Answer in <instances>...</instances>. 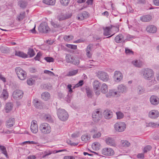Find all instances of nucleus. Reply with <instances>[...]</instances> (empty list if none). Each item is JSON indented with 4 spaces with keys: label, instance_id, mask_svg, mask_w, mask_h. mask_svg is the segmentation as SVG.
<instances>
[{
    "label": "nucleus",
    "instance_id": "nucleus-1",
    "mask_svg": "<svg viewBox=\"0 0 159 159\" xmlns=\"http://www.w3.org/2000/svg\"><path fill=\"white\" fill-rule=\"evenodd\" d=\"M141 73L144 79L151 80L148 82V84L149 86H151L157 83V81L154 77V72L152 69L145 68L142 70Z\"/></svg>",
    "mask_w": 159,
    "mask_h": 159
},
{
    "label": "nucleus",
    "instance_id": "nucleus-2",
    "mask_svg": "<svg viewBox=\"0 0 159 159\" xmlns=\"http://www.w3.org/2000/svg\"><path fill=\"white\" fill-rule=\"evenodd\" d=\"M57 114L59 118L63 121L66 120L68 118L67 112L63 109L59 108L57 110Z\"/></svg>",
    "mask_w": 159,
    "mask_h": 159
},
{
    "label": "nucleus",
    "instance_id": "nucleus-3",
    "mask_svg": "<svg viewBox=\"0 0 159 159\" xmlns=\"http://www.w3.org/2000/svg\"><path fill=\"white\" fill-rule=\"evenodd\" d=\"M41 133L43 134H48L51 131L50 126L48 123H43L41 124L39 127Z\"/></svg>",
    "mask_w": 159,
    "mask_h": 159
},
{
    "label": "nucleus",
    "instance_id": "nucleus-4",
    "mask_svg": "<svg viewBox=\"0 0 159 159\" xmlns=\"http://www.w3.org/2000/svg\"><path fill=\"white\" fill-rule=\"evenodd\" d=\"M115 131L119 132H122L125 130L126 128V125L125 122L119 121L116 123L114 125Z\"/></svg>",
    "mask_w": 159,
    "mask_h": 159
},
{
    "label": "nucleus",
    "instance_id": "nucleus-5",
    "mask_svg": "<svg viewBox=\"0 0 159 159\" xmlns=\"http://www.w3.org/2000/svg\"><path fill=\"white\" fill-rule=\"evenodd\" d=\"M15 71L18 78L21 80H25L27 76L26 72L20 67L15 68Z\"/></svg>",
    "mask_w": 159,
    "mask_h": 159
},
{
    "label": "nucleus",
    "instance_id": "nucleus-6",
    "mask_svg": "<svg viewBox=\"0 0 159 159\" xmlns=\"http://www.w3.org/2000/svg\"><path fill=\"white\" fill-rule=\"evenodd\" d=\"M97 76L99 79L104 82L107 81L109 79L108 74L102 71H98L97 73Z\"/></svg>",
    "mask_w": 159,
    "mask_h": 159
},
{
    "label": "nucleus",
    "instance_id": "nucleus-7",
    "mask_svg": "<svg viewBox=\"0 0 159 159\" xmlns=\"http://www.w3.org/2000/svg\"><path fill=\"white\" fill-rule=\"evenodd\" d=\"M39 31L41 33H46L50 31V28L48 25V24L44 22L41 23L38 28Z\"/></svg>",
    "mask_w": 159,
    "mask_h": 159
},
{
    "label": "nucleus",
    "instance_id": "nucleus-8",
    "mask_svg": "<svg viewBox=\"0 0 159 159\" xmlns=\"http://www.w3.org/2000/svg\"><path fill=\"white\" fill-rule=\"evenodd\" d=\"M23 92L22 90L16 89L13 92L12 97L15 99L18 100L23 97Z\"/></svg>",
    "mask_w": 159,
    "mask_h": 159
},
{
    "label": "nucleus",
    "instance_id": "nucleus-9",
    "mask_svg": "<svg viewBox=\"0 0 159 159\" xmlns=\"http://www.w3.org/2000/svg\"><path fill=\"white\" fill-rule=\"evenodd\" d=\"M93 121L95 122H98L102 118V115L99 111H94L92 115Z\"/></svg>",
    "mask_w": 159,
    "mask_h": 159
},
{
    "label": "nucleus",
    "instance_id": "nucleus-10",
    "mask_svg": "<svg viewBox=\"0 0 159 159\" xmlns=\"http://www.w3.org/2000/svg\"><path fill=\"white\" fill-rule=\"evenodd\" d=\"M102 154L106 156H112L114 154V150L111 148H104L102 151Z\"/></svg>",
    "mask_w": 159,
    "mask_h": 159
},
{
    "label": "nucleus",
    "instance_id": "nucleus-11",
    "mask_svg": "<svg viewBox=\"0 0 159 159\" xmlns=\"http://www.w3.org/2000/svg\"><path fill=\"white\" fill-rule=\"evenodd\" d=\"M123 77V75L120 72L117 71L115 72L113 78L115 82H120L122 79Z\"/></svg>",
    "mask_w": 159,
    "mask_h": 159
},
{
    "label": "nucleus",
    "instance_id": "nucleus-12",
    "mask_svg": "<svg viewBox=\"0 0 159 159\" xmlns=\"http://www.w3.org/2000/svg\"><path fill=\"white\" fill-rule=\"evenodd\" d=\"M106 143L110 146L115 147L116 146L115 140L113 138L107 137L105 138Z\"/></svg>",
    "mask_w": 159,
    "mask_h": 159
},
{
    "label": "nucleus",
    "instance_id": "nucleus-13",
    "mask_svg": "<svg viewBox=\"0 0 159 159\" xmlns=\"http://www.w3.org/2000/svg\"><path fill=\"white\" fill-rule=\"evenodd\" d=\"M36 121H33L31 122L30 129L31 132L34 134L36 133L38 131V126L36 123Z\"/></svg>",
    "mask_w": 159,
    "mask_h": 159
},
{
    "label": "nucleus",
    "instance_id": "nucleus-14",
    "mask_svg": "<svg viewBox=\"0 0 159 159\" xmlns=\"http://www.w3.org/2000/svg\"><path fill=\"white\" fill-rule=\"evenodd\" d=\"M159 116V112L156 110H152L149 113V116L152 119H155Z\"/></svg>",
    "mask_w": 159,
    "mask_h": 159
},
{
    "label": "nucleus",
    "instance_id": "nucleus-15",
    "mask_svg": "<svg viewBox=\"0 0 159 159\" xmlns=\"http://www.w3.org/2000/svg\"><path fill=\"white\" fill-rule=\"evenodd\" d=\"M89 16V13L85 11H83L79 14L77 15L78 19L80 20H83L84 19L87 18Z\"/></svg>",
    "mask_w": 159,
    "mask_h": 159
},
{
    "label": "nucleus",
    "instance_id": "nucleus-16",
    "mask_svg": "<svg viewBox=\"0 0 159 159\" xmlns=\"http://www.w3.org/2000/svg\"><path fill=\"white\" fill-rule=\"evenodd\" d=\"M150 101L151 103L154 105H157L159 103V99L155 95H152L150 98Z\"/></svg>",
    "mask_w": 159,
    "mask_h": 159
},
{
    "label": "nucleus",
    "instance_id": "nucleus-17",
    "mask_svg": "<svg viewBox=\"0 0 159 159\" xmlns=\"http://www.w3.org/2000/svg\"><path fill=\"white\" fill-rule=\"evenodd\" d=\"M93 45L91 44L88 45L86 49V55L89 58H91L92 57V53L91 51L93 49Z\"/></svg>",
    "mask_w": 159,
    "mask_h": 159
},
{
    "label": "nucleus",
    "instance_id": "nucleus-18",
    "mask_svg": "<svg viewBox=\"0 0 159 159\" xmlns=\"http://www.w3.org/2000/svg\"><path fill=\"white\" fill-rule=\"evenodd\" d=\"M146 30L147 31L150 33H155L157 30V27L153 25H149L146 28Z\"/></svg>",
    "mask_w": 159,
    "mask_h": 159
},
{
    "label": "nucleus",
    "instance_id": "nucleus-19",
    "mask_svg": "<svg viewBox=\"0 0 159 159\" xmlns=\"http://www.w3.org/2000/svg\"><path fill=\"white\" fill-rule=\"evenodd\" d=\"M104 116L107 119L111 118L113 116V113L111 110H106L104 112Z\"/></svg>",
    "mask_w": 159,
    "mask_h": 159
},
{
    "label": "nucleus",
    "instance_id": "nucleus-20",
    "mask_svg": "<svg viewBox=\"0 0 159 159\" xmlns=\"http://www.w3.org/2000/svg\"><path fill=\"white\" fill-rule=\"evenodd\" d=\"M71 16V15L70 14H64L63 13H61L58 16L57 18L59 20L61 21L68 19L70 18Z\"/></svg>",
    "mask_w": 159,
    "mask_h": 159
},
{
    "label": "nucleus",
    "instance_id": "nucleus-21",
    "mask_svg": "<svg viewBox=\"0 0 159 159\" xmlns=\"http://www.w3.org/2000/svg\"><path fill=\"white\" fill-rule=\"evenodd\" d=\"M33 103L36 108L38 109H41L43 108V103L41 101H39L38 99H34L33 101Z\"/></svg>",
    "mask_w": 159,
    "mask_h": 159
},
{
    "label": "nucleus",
    "instance_id": "nucleus-22",
    "mask_svg": "<svg viewBox=\"0 0 159 159\" xmlns=\"http://www.w3.org/2000/svg\"><path fill=\"white\" fill-rule=\"evenodd\" d=\"M117 89L118 92L120 93H126L127 91V88L126 86L123 84L119 85L117 87Z\"/></svg>",
    "mask_w": 159,
    "mask_h": 159
},
{
    "label": "nucleus",
    "instance_id": "nucleus-23",
    "mask_svg": "<svg viewBox=\"0 0 159 159\" xmlns=\"http://www.w3.org/2000/svg\"><path fill=\"white\" fill-rule=\"evenodd\" d=\"M136 91L138 94L141 95L144 93L145 92V90L143 86L139 85L136 89Z\"/></svg>",
    "mask_w": 159,
    "mask_h": 159
},
{
    "label": "nucleus",
    "instance_id": "nucleus-24",
    "mask_svg": "<svg viewBox=\"0 0 159 159\" xmlns=\"http://www.w3.org/2000/svg\"><path fill=\"white\" fill-rule=\"evenodd\" d=\"M15 124V119L13 118H10L7 121L6 126L7 128L12 127Z\"/></svg>",
    "mask_w": 159,
    "mask_h": 159
},
{
    "label": "nucleus",
    "instance_id": "nucleus-25",
    "mask_svg": "<svg viewBox=\"0 0 159 159\" xmlns=\"http://www.w3.org/2000/svg\"><path fill=\"white\" fill-rule=\"evenodd\" d=\"M115 42L117 43H120L124 41V36L122 34H119L115 39Z\"/></svg>",
    "mask_w": 159,
    "mask_h": 159
},
{
    "label": "nucleus",
    "instance_id": "nucleus-26",
    "mask_svg": "<svg viewBox=\"0 0 159 159\" xmlns=\"http://www.w3.org/2000/svg\"><path fill=\"white\" fill-rule=\"evenodd\" d=\"M15 55L23 58H26L28 57L27 54L21 51H16Z\"/></svg>",
    "mask_w": 159,
    "mask_h": 159
},
{
    "label": "nucleus",
    "instance_id": "nucleus-27",
    "mask_svg": "<svg viewBox=\"0 0 159 159\" xmlns=\"http://www.w3.org/2000/svg\"><path fill=\"white\" fill-rule=\"evenodd\" d=\"M152 19V16L149 15H145L140 17V20L143 22L149 21Z\"/></svg>",
    "mask_w": 159,
    "mask_h": 159
},
{
    "label": "nucleus",
    "instance_id": "nucleus-28",
    "mask_svg": "<svg viewBox=\"0 0 159 159\" xmlns=\"http://www.w3.org/2000/svg\"><path fill=\"white\" fill-rule=\"evenodd\" d=\"M132 63L134 66L138 67H141L143 65L142 62L139 60H135L133 61Z\"/></svg>",
    "mask_w": 159,
    "mask_h": 159
},
{
    "label": "nucleus",
    "instance_id": "nucleus-29",
    "mask_svg": "<svg viewBox=\"0 0 159 159\" xmlns=\"http://www.w3.org/2000/svg\"><path fill=\"white\" fill-rule=\"evenodd\" d=\"M111 31H114V34H113L111 35L110 36H108L107 37V38H109L110 37L112 36L116 32H118L119 31V25H117L116 26H114L112 25H111Z\"/></svg>",
    "mask_w": 159,
    "mask_h": 159
},
{
    "label": "nucleus",
    "instance_id": "nucleus-30",
    "mask_svg": "<svg viewBox=\"0 0 159 159\" xmlns=\"http://www.w3.org/2000/svg\"><path fill=\"white\" fill-rule=\"evenodd\" d=\"M73 57L70 55V54H67L66 56V62L71 64L75 63V62L72 61V59H73Z\"/></svg>",
    "mask_w": 159,
    "mask_h": 159
},
{
    "label": "nucleus",
    "instance_id": "nucleus-31",
    "mask_svg": "<svg viewBox=\"0 0 159 159\" xmlns=\"http://www.w3.org/2000/svg\"><path fill=\"white\" fill-rule=\"evenodd\" d=\"M103 34L105 36H108L111 34L110 32L111 31V29L110 27H107L103 28Z\"/></svg>",
    "mask_w": 159,
    "mask_h": 159
},
{
    "label": "nucleus",
    "instance_id": "nucleus-32",
    "mask_svg": "<svg viewBox=\"0 0 159 159\" xmlns=\"http://www.w3.org/2000/svg\"><path fill=\"white\" fill-rule=\"evenodd\" d=\"M93 89L95 90H98L101 85L100 83L97 80H95L94 81L93 83Z\"/></svg>",
    "mask_w": 159,
    "mask_h": 159
},
{
    "label": "nucleus",
    "instance_id": "nucleus-33",
    "mask_svg": "<svg viewBox=\"0 0 159 159\" xmlns=\"http://www.w3.org/2000/svg\"><path fill=\"white\" fill-rule=\"evenodd\" d=\"M13 107V104L11 103H7L5 106V109L6 111V112L7 113L8 112L10 111L12 108Z\"/></svg>",
    "mask_w": 159,
    "mask_h": 159
},
{
    "label": "nucleus",
    "instance_id": "nucleus-34",
    "mask_svg": "<svg viewBox=\"0 0 159 159\" xmlns=\"http://www.w3.org/2000/svg\"><path fill=\"white\" fill-rule=\"evenodd\" d=\"M43 3L49 5H54L56 2L55 0H43Z\"/></svg>",
    "mask_w": 159,
    "mask_h": 159
},
{
    "label": "nucleus",
    "instance_id": "nucleus-35",
    "mask_svg": "<svg viewBox=\"0 0 159 159\" xmlns=\"http://www.w3.org/2000/svg\"><path fill=\"white\" fill-rule=\"evenodd\" d=\"M101 92L102 93L105 94L108 91V87L107 84L105 83L102 84L101 89Z\"/></svg>",
    "mask_w": 159,
    "mask_h": 159
},
{
    "label": "nucleus",
    "instance_id": "nucleus-36",
    "mask_svg": "<svg viewBox=\"0 0 159 159\" xmlns=\"http://www.w3.org/2000/svg\"><path fill=\"white\" fill-rule=\"evenodd\" d=\"M50 94L48 92L43 93L41 95L42 98L45 101H47L50 98Z\"/></svg>",
    "mask_w": 159,
    "mask_h": 159
},
{
    "label": "nucleus",
    "instance_id": "nucleus-37",
    "mask_svg": "<svg viewBox=\"0 0 159 159\" xmlns=\"http://www.w3.org/2000/svg\"><path fill=\"white\" fill-rule=\"evenodd\" d=\"M25 12H21L17 17L16 19L17 21H20L23 20L25 17Z\"/></svg>",
    "mask_w": 159,
    "mask_h": 159
},
{
    "label": "nucleus",
    "instance_id": "nucleus-38",
    "mask_svg": "<svg viewBox=\"0 0 159 159\" xmlns=\"http://www.w3.org/2000/svg\"><path fill=\"white\" fill-rule=\"evenodd\" d=\"M35 54V52L33 49L31 48L28 49L27 55L29 56V57H34Z\"/></svg>",
    "mask_w": 159,
    "mask_h": 159
},
{
    "label": "nucleus",
    "instance_id": "nucleus-39",
    "mask_svg": "<svg viewBox=\"0 0 159 159\" xmlns=\"http://www.w3.org/2000/svg\"><path fill=\"white\" fill-rule=\"evenodd\" d=\"M120 144L122 146L125 147H129L130 145V143L126 140H122L121 141Z\"/></svg>",
    "mask_w": 159,
    "mask_h": 159
},
{
    "label": "nucleus",
    "instance_id": "nucleus-40",
    "mask_svg": "<svg viewBox=\"0 0 159 159\" xmlns=\"http://www.w3.org/2000/svg\"><path fill=\"white\" fill-rule=\"evenodd\" d=\"M117 93L116 92H114L113 90H111L109 91L108 93L106 95V96L107 98H110L111 96L116 95Z\"/></svg>",
    "mask_w": 159,
    "mask_h": 159
},
{
    "label": "nucleus",
    "instance_id": "nucleus-41",
    "mask_svg": "<svg viewBox=\"0 0 159 159\" xmlns=\"http://www.w3.org/2000/svg\"><path fill=\"white\" fill-rule=\"evenodd\" d=\"M44 119L46 121L52 123L53 122L52 119L50 115H45L44 116Z\"/></svg>",
    "mask_w": 159,
    "mask_h": 159
},
{
    "label": "nucleus",
    "instance_id": "nucleus-42",
    "mask_svg": "<svg viewBox=\"0 0 159 159\" xmlns=\"http://www.w3.org/2000/svg\"><path fill=\"white\" fill-rule=\"evenodd\" d=\"M0 149L2 151V152L5 156L6 157L8 158L6 148L3 146L0 145Z\"/></svg>",
    "mask_w": 159,
    "mask_h": 159
},
{
    "label": "nucleus",
    "instance_id": "nucleus-43",
    "mask_svg": "<svg viewBox=\"0 0 159 159\" xmlns=\"http://www.w3.org/2000/svg\"><path fill=\"white\" fill-rule=\"evenodd\" d=\"M90 136H88L87 134H85L82 136L81 139L82 141L86 142L90 139Z\"/></svg>",
    "mask_w": 159,
    "mask_h": 159
},
{
    "label": "nucleus",
    "instance_id": "nucleus-44",
    "mask_svg": "<svg viewBox=\"0 0 159 159\" xmlns=\"http://www.w3.org/2000/svg\"><path fill=\"white\" fill-rule=\"evenodd\" d=\"M18 4L20 7L22 8H25L27 6V3L25 1L21 0L19 2Z\"/></svg>",
    "mask_w": 159,
    "mask_h": 159
},
{
    "label": "nucleus",
    "instance_id": "nucleus-45",
    "mask_svg": "<svg viewBox=\"0 0 159 159\" xmlns=\"http://www.w3.org/2000/svg\"><path fill=\"white\" fill-rule=\"evenodd\" d=\"M100 144L98 142H95L92 145L93 148L95 150H98L100 148Z\"/></svg>",
    "mask_w": 159,
    "mask_h": 159
},
{
    "label": "nucleus",
    "instance_id": "nucleus-46",
    "mask_svg": "<svg viewBox=\"0 0 159 159\" xmlns=\"http://www.w3.org/2000/svg\"><path fill=\"white\" fill-rule=\"evenodd\" d=\"M78 71V70H70L67 75L68 76H72L76 75Z\"/></svg>",
    "mask_w": 159,
    "mask_h": 159
},
{
    "label": "nucleus",
    "instance_id": "nucleus-47",
    "mask_svg": "<svg viewBox=\"0 0 159 159\" xmlns=\"http://www.w3.org/2000/svg\"><path fill=\"white\" fill-rule=\"evenodd\" d=\"M1 97L4 100L8 98V94L6 90L3 89L1 94Z\"/></svg>",
    "mask_w": 159,
    "mask_h": 159
},
{
    "label": "nucleus",
    "instance_id": "nucleus-48",
    "mask_svg": "<svg viewBox=\"0 0 159 159\" xmlns=\"http://www.w3.org/2000/svg\"><path fill=\"white\" fill-rule=\"evenodd\" d=\"M117 119H120L123 118L124 115V114L121 112L119 111L116 112Z\"/></svg>",
    "mask_w": 159,
    "mask_h": 159
},
{
    "label": "nucleus",
    "instance_id": "nucleus-49",
    "mask_svg": "<svg viewBox=\"0 0 159 159\" xmlns=\"http://www.w3.org/2000/svg\"><path fill=\"white\" fill-rule=\"evenodd\" d=\"M74 38L73 36L70 35H65L64 36L63 39L65 41L67 42H69V41L72 39Z\"/></svg>",
    "mask_w": 159,
    "mask_h": 159
},
{
    "label": "nucleus",
    "instance_id": "nucleus-50",
    "mask_svg": "<svg viewBox=\"0 0 159 159\" xmlns=\"http://www.w3.org/2000/svg\"><path fill=\"white\" fill-rule=\"evenodd\" d=\"M35 82V80L33 78H30L28 79L27 80V83L29 85H32Z\"/></svg>",
    "mask_w": 159,
    "mask_h": 159
},
{
    "label": "nucleus",
    "instance_id": "nucleus-51",
    "mask_svg": "<svg viewBox=\"0 0 159 159\" xmlns=\"http://www.w3.org/2000/svg\"><path fill=\"white\" fill-rule=\"evenodd\" d=\"M60 2L63 6H67L70 2V0H60Z\"/></svg>",
    "mask_w": 159,
    "mask_h": 159
},
{
    "label": "nucleus",
    "instance_id": "nucleus-52",
    "mask_svg": "<svg viewBox=\"0 0 159 159\" xmlns=\"http://www.w3.org/2000/svg\"><path fill=\"white\" fill-rule=\"evenodd\" d=\"M72 95L71 94H68L66 97L65 98V100L68 102L70 103V102L72 98Z\"/></svg>",
    "mask_w": 159,
    "mask_h": 159
},
{
    "label": "nucleus",
    "instance_id": "nucleus-53",
    "mask_svg": "<svg viewBox=\"0 0 159 159\" xmlns=\"http://www.w3.org/2000/svg\"><path fill=\"white\" fill-rule=\"evenodd\" d=\"M87 96L89 98H91L93 96L92 91L89 89H86Z\"/></svg>",
    "mask_w": 159,
    "mask_h": 159
},
{
    "label": "nucleus",
    "instance_id": "nucleus-54",
    "mask_svg": "<svg viewBox=\"0 0 159 159\" xmlns=\"http://www.w3.org/2000/svg\"><path fill=\"white\" fill-rule=\"evenodd\" d=\"M66 46L68 48L75 50L77 49V46L73 44H66Z\"/></svg>",
    "mask_w": 159,
    "mask_h": 159
},
{
    "label": "nucleus",
    "instance_id": "nucleus-55",
    "mask_svg": "<svg viewBox=\"0 0 159 159\" xmlns=\"http://www.w3.org/2000/svg\"><path fill=\"white\" fill-rule=\"evenodd\" d=\"M152 148V147L150 145H147L143 148V151L144 153H146L150 151Z\"/></svg>",
    "mask_w": 159,
    "mask_h": 159
},
{
    "label": "nucleus",
    "instance_id": "nucleus-56",
    "mask_svg": "<svg viewBox=\"0 0 159 159\" xmlns=\"http://www.w3.org/2000/svg\"><path fill=\"white\" fill-rule=\"evenodd\" d=\"M125 53L128 55H133L134 54V52L128 48H125Z\"/></svg>",
    "mask_w": 159,
    "mask_h": 159
},
{
    "label": "nucleus",
    "instance_id": "nucleus-57",
    "mask_svg": "<svg viewBox=\"0 0 159 159\" xmlns=\"http://www.w3.org/2000/svg\"><path fill=\"white\" fill-rule=\"evenodd\" d=\"M52 153H53V151L52 152L50 151H46L44 152V155L43 156V157L45 158L46 156L49 155Z\"/></svg>",
    "mask_w": 159,
    "mask_h": 159
},
{
    "label": "nucleus",
    "instance_id": "nucleus-58",
    "mask_svg": "<svg viewBox=\"0 0 159 159\" xmlns=\"http://www.w3.org/2000/svg\"><path fill=\"white\" fill-rule=\"evenodd\" d=\"M44 59L47 62H53L54 61V59L51 57H46L44 58Z\"/></svg>",
    "mask_w": 159,
    "mask_h": 159
},
{
    "label": "nucleus",
    "instance_id": "nucleus-59",
    "mask_svg": "<svg viewBox=\"0 0 159 159\" xmlns=\"http://www.w3.org/2000/svg\"><path fill=\"white\" fill-rule=\"evenodd\" d=\"M148 126L152 127H157L159 126V125L154 122H150L148 123Z\"/></svg>",
    "mask_w": 159,
    "mask_h": 159
},
{
    "label": "nucleus",
    "instance_id": "nucleus-60",
    "mask_svg": "<svg viewBox=\"0 0 159 159\" xmlns=\"http://www.w3.org/2000/svg\"><path fill=\"white\" fill-rule=\"evenodd\" d=\"M72 61H73L75 63L72 64L75 65H78L80 63V61L79 60V59H78L77 58H75L74 57H73V59H72Z\"/></svg>",
    "mask_w": 159,
    "mask_h": 159
},
{
    "label": "nucleus",
    "instance_id": "nucleus-61",
    "mask_svg": "<svg viewBox=\"0 0 159 159\" xmlns=\"http://www.w3.org/2000/svg\"><path fill=\"white\" fill-rule=\"evenodd\" d=\"M72 61H73L75 63L72 64L75 65H78L80 63V61L79 60V59H78L77 58H75L74 57H73V59H72Z\"/></svg>",
    "mask_w": 159,
    "mask_h": 159
},
{
    "label": "nucleus",
    "instance_id": "nucleus-62",
    "mask_svg": "<svg viewBox=\"0 0 159 159\" xmlns=\"http://www.w3.org/2000/svg\"><path fill=\"white\" fill-rule=\"evenodd\" d=\"M51 24L52 26H53L54 28H59L60 27V24L56 22L51 21Z\"/></svg>",
    "mask_w": 159,
    "mask_h": 159
},
{
    "label": "nucleus",
    "instance_id": "nucleus-63",
    "mask_svg": "<svg viewBox=\"0 0 159 159\" xmlns=\"http://www.w3.org/2000/svg\"><path fill=\"white\" fill-rule=\"evenodd\" d=\"M101 136V133L98 132L97 134H95L93 136V139L98 138L100 137Z\"/></svg>",
    "mask_w": 159,
    "mask_h": 159
},
{
    "label": "nucleus",
    "instance_id": "nucleus-64",
    "mask_svg": "<svg viewBox=\"0 0 159 159\" xmlns=\"http://www.w3.org/2000/svg\"><path fill=\"white\" fill-rule=\"evenodd\" d=\"M83 84V81L82 80H80V81L78 83L75 84L74 87H73V88H77L79 87L80 86H82Z\"/></svg>",
    "mask_w": 159,
    "mask_h": 159
}]
</instances>
